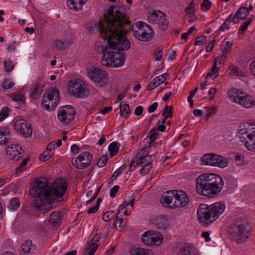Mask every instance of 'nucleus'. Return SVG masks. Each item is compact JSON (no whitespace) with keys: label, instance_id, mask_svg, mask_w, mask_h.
Listing matches in <instances>:
<instances>
[{"label":"nucleus","instance_id":"nucleus-10","mask_svg":"<svg viewBox=\"0 0 255 255\" xmlns=\"http://www.w3.org/2000/svg\"><path fill=\"white\" fill-rule=\"evenodd\" d=\"M60 100L58 89L51 88L46 90L42 100V105L45 110L53 111L58 105Z\"/></svg>","mask_w":255,"mask_h":255},{"label":"nucleus","instance_id":"nucleus-13","mask_svg":"<svg viewBox=\"0 0 255 255\" xmlns=\"http://www.w3.org/2000/svg\"><path fill=\"white\" fill-rule=\"evenodd\" d=\"M166 15L162 11L154 10L149 14L148 22L157 25L161 30L166 29L168 25V21L165 18Z\"/></svg>","mask_w":255,"mask_h":255},{"label":"nucleus","instance_id":"nucleus-16","mask_svg":"<svg viewBox=\"0 0 255 255\" xmlns=\"http://www.w3.org/2000/svg\"><path fill=\"white\" fill-rule=\"evenodd\" d=\"M150 147L146 146L137 153L136 158L137 165H149L153 161L156 159V156L153 154L152 155H148V152Z\"/></svg>","mask_w":255,"mask_h":255},{"label":"nucleus","instance_id":"nucleus-47","mask_svg":"<svg viewBox=\"0 0 255 255\" xmlns=\"http://www.w3.org/2000/svg\"><path fill=\"white\" fill-rule=\"evenodd\" d=\"M125 169L124 165H122L118 168L111 176L109 182H113V181L120 175Z\"/></svg>","mask_w":255,"mask_h":255},{"label":"nucleus","instance_id":"nucleus-24","mask_svg":"<svg viewBox=\"0 0 255 255\" xmlns=\"http://www.w3.org/2000/svg\"><path fill=\"white\" fill-rule=\"evenodd\" d=\"M98 233L94 236L92 240L87 242V246L84 251L85 255H94L99 246L98 243L99 241V237H98Z\"/></svg>","mask_w":255,"mask_h":255},{"label":"nucleus","instance_id":"nucleus-17","mask_svg":"<svg viewBox=\"0 0 255 255\" xmlns=\"http://www.w3.org/2000/svg\"><path fill=\"white\" fill-rule=\"evenodd\" d=\"M174 199L172 203L171 209L182 208L185 206L189 201L187 194L182 191L173 190Z\"/></svg>","mask_w":255,"mask_h":255},{"label":"nucleus","instance_id":"nucleus-60","mask_svg":"<svg viewBox=\"0 0 255 255\" xmlns=\"http://www.w3.org/2000/svg\"><path fill=\"white\" fill-rule=\"evenodd\" d=\"M211 6V2L209 0H205L201 4L202 9L205 10H208Z\"/></svg>","mask_w":255,"mask_h":255},{"label":"nucleus","instance_id":"nucleus-19","mask_svg":"<svg viewBox=\"0 0 255 255\" xmlns=\"http://www.w3.org/2000/svg\"><path fill=\"white\" fill-rule=\"evenodd\" d=\"M14 128L25 137L31 135L32 128L28 125L27 122L23 119L16 120L14 123Z\"/></svg>","mask_w":255,"mask_h":255},{"label":"nucleus","instance_id":"nucleus-26","mask_svg":"<svg viewBox=\"0 0 255 255\" xmlns=\"http://www.w3.org/2000/svg\"><path fill=\"white\" fill-rule=\"evenodd\" d=\"M249 15V9L246 7L242 6L233 17V21L234 23H238L240 19H245Z\"/></svg>","mask_w":255,"mask_h":255},{"label":"nucleus","instance_id":"nucleus-64","mask_svg":"<svg viewBox=\"0 0 255 255\" xmlns=\"http://www.w3.org/2000/svg\"><path fill=\"white\" fill-rule=\"evenodd\" d=\"M250 70L252 74L255 77V60L253 61L250 65Z\"/></svg>","mask_w":255,"mask_h":255},{"label":"nucleus","instance_id":"nucleus-40","mask_svg":"<svg viewBox=\"0 0 255 255\" xmlns=\"http://www.w3.org/2000/svg\"><path fill=\"white\" fill-rule=\"evenodd\" d=\"M1 85L4 90H10L14 85V83L11 79L8 78H4Z\"/></svg>","mask_w":255,"mask_h":255},{"label":"nucleus","instance_id":"nucleus-15","mask_svg":"<svg viewBox=\"0 0 255 255\" xmlns=\"http://www.w3.org/2000/svg\"><path fill=\"white\" fill-rule=\"evenodd\" d=\"M92 158V155L90 152H84L81 153L78 157L72 159L71 162L75 168L83 169L89 165Z\"/></svg>","mask_w":255,"mask_h":255},{"label":"nucleus","instance_id":"nucleus-20","mask_svg":"<svg viewBox=\"0 0 255 255\" xmlns=\"http://www.w3.org/2000/svg\"><path fill=\"white\" fill-rule=\"evenodd\" d=\"M6 154L10 160H17L22 152L21 147L17 143H12L5 149Z\"/></svg>","mask_w":255,"mask_h":255},{"label":"nucleus","instance_id":"nucleus-28","mask_svg":"<svg viewBox=\"0 0 255 255\" xmlns=\"http://www.w3.org/2000/svg\"><path fill=\"white\" fill-rule=\"evenodd\" d=\"M26 91V89L22 88L12 94L10 97L13 101L18 102L19 104L24 103L26 99L25 97Z\"/></svg>","mask_w":255,"mask_h":255},{"label":"nucleus","instance_id":"nucleus-2","mask_svg":"<svg viewBox=\"0 0 255 255\" xmlns=\"http://www.w3.org/2000/svg\"><path fill=\"white\" fill-rule=\"evenodd\" d=\"M67 188V183L63 179H56L52 183L45 180H37L31 189V194L37 198L33 204L34 208L43 210L51 202L62 201Z\"/></svg>","mask_w":255,"mask_h":255},{"label":"nucleus","instance_id":"nucleus-54","mask_svg":"<svg viewBox=\"0 0 255 255\" xmlns=\"http://www.w3.org/2000/svg\"><path fill=\"white\" fill-rule=\"evenodd\" d=\"M206 36L205 35H200L198 36L196 39L195 45H201L206 42Z\"/></svg>","mask_w":255,"mask_h":255},{"label":"nucleus","instance_id":"nucleus-11","mask_svg":"<svg viewBox=\"0 0 255 255\" xmlns=\"http://www.w3.org/2000/svg\"><path fill=\"white\" fill-rule=\"evenodd\" d=\"M132 30L134 36L139 40L147 41L153 37L152 30L144 22L137 21L133 24Z\"/></svg>","mask_w":255,"mask_h":255},{"label":"nucleus","instance_id":"nucleus-38","mask_svg":"<svg viewBox=\"0 0 255 255\" xmlns=\"http://www.w3.org/2000/svg\"><path fill=\"white\" fill-rule=\"evenodd\" d=\"M72 40L71 39H65L64 41L63 40H58L55 41V46L58 49H65L72 44Z\"/></svg>","mask_w":255,"mask_h":255},{"label":"nucleus","instance_id":"nucleus-32","mask_svg":"<svg viewBox=\"0 0 255 255\" xmlns=\"http://www.w3.org/2000/svg\"><path fill=\"white\" fill-rule=\"evenodd\" d=\"M10 138V129L7 127L0 128V145L7 143Z\"/></svg>","mask_w":255,"mask_h":255},{"label":"nucleus","instance_id":"nucleus-27","mask_svg":"<svg viewBox=\"0 0 255 255\" xmlns=\"http://www.w3.org/2000/svg\"><path fill=\"white\" fill-rule=\"evenodd\" d=\"M168 74L166 73L161 74L154 78L147 86L148 90H152L163 83L167 78Z\"/></svg>","mask_w":255,"mask_h":255},{"label":"nucleus","instance_id":"nucleus-33","mask_svg":"<svg viewBox=\"0 0 255 255\" xmlns=\"http://www.w3.org/2000/svg\"><path fill=\"white\" fill-rule=\"evenodd\" d=\"M155 225L159 230L166 229L169 226L168 222L164 216L157 217L155 220Z\"/></svg>","mask_w":255,"mask_h":255},{"label":"nucleus","instance_id":"nucleus-8","mask_svg":"<svg viewBox=\"0 0 255 255\" xmlns=\"http://www.w3.org/2000/svg\"><path fill=\"white\" fill-rule=\"evenodd\" d=\"M86 70L87 77L97 86L102 87L106 84L108 77V74L106 71L91 64L87 67Z\"/></svg>","mask_w":255,"mask_h":255},{"label":"nucleus","instance_id":"nucleus-63","mask_svg":"<svg viewBox=\"0 0 255 255\" xmlns=\"http://www.w3.org/2000/svg\"><path fill=\"white\" fill-rule=\"evenodd\" d=\"M233 156L238 165H241L243 164V161L242 160V156L241 155L233 154Z\"/></svg>","mask_w":255,"mask_h":255},{"label":"nucleus","instance_id":"nucleus-52","mask_svg":"<svg viewBox=\"0 0 255 255\" xmlns=\"http://www.w3.org/2000/svg\"><path fill=\"white\" fill-rule=\"evenodd\" d=\"M8 115V109L7 107H3L2 109L0 111V122L6 118Z\"/></svg>","mask_w":255,"mask_h":255},{"label":"nucleus","instance_id":"nucleus-23","mask_svg":"<svg viewBox=\"0 0 255 255\" xmlns=\"http://www.w3.org/2000/svg\"><path fill=\"white\" fill-rule=\"evenodd\" d=\"M253 125H255L254 122L249 120L248 121L242 122L240 124L238 128V134L241 139H246V136L254 128H251Z\"/></svg>","mask_w":255,"mask_h":255},{"label":"nucleus","instance_id":"nucleus-48","mask_svg":"<svg viewBox=\"0 0 255 255\" xmlns=\"http://www.w3.org/2000/svg\"><path fill=\"white\" fill-rule=\"evenodd\" d=\"M115 212L113 211H109L103 214L102 216V219L105 222H108L112 219L115 217Z\"/></svg>","mask_w":255,"mask_h":255},{"label":"nucleus","instance_id":"nucleus-30","mask_svg":"<svg viewBox=\"0 0 255 255\" xmlns=\"http://www.w3.org/2000/svg\"><path fill=\"white\" fill-rule=\"evenodd\" d=\"M133 199L131 198V199L129 200V202H128L127 201H125L122 205H121L119 207V212L117 214V216L116 217V221L115 222L114 224L116 225V226H117L118 225L119 226H124V225L123 224V219L122 218H120V216H119V215L121 213V212L124 209V208H126L128 205H130L131 206H133Z\"/></svg>","mask_w":255,"mask_h":255},{"label":"nucleus","instance_id":"nucleus-51","mask_svg":"<svg viewBox=\"0 0 255 255\" xmlns=\"http://www.w3.org/2000/svg\"><path fill=\"white\" fill-rule=\"evenodd\" d=\"M195 3L193 1L191 2L188 6L186 7L185 9L186 13L189 15L195 14Z\"/></svg>","mask_w":255,"mask_h":255},{"label":"nucleus","instance_id":"nucleus-46","mask_svg":"<svg viewBox=\"0 0 255 255\" xmlns=\"http://www.w3.org/2000/svg\"><path fill=\"white\" fill-rule=\"evenodd\" d=\"M52 154L53 152L46 149V151L40 154L39 159L42 161H47L51 157Z\"/></svg>","mask_w":255,"mask_h":255},{"label":"nucleus","instance_id":"nucleus-5","mask_svg":"<svg viewBox=\"0 0 255 255\" xmlns=\"http://www.w3.org/2000/svg\"><path fill=\"white\" fill-rule=\"evenodd\" d=\"M223 212V204L214 203L210 206L202 204L198 208V221L203 226H209L214 222Z\"/></svg>","mask_w":255,"mask_h":255},{"label":"nucleus","instance_id":"nucleus-22","mask_svg":"<svg viewBox=\"0 0 255 255\" xmlns=\"http://www.w3.org/2000/svg\"><path fill=\"white\" fill-rule=\"evenodd\" d=\"M223 55H221L220 57H217L213 63L211 71L207 73L205 77H210L211 79L216 78L219 74L220 69L223 66Z\"/></svg>","mask_w":255,"mask_h":255},{"label":"nucleus","instance_id":"nucleus-25","mask_svg":"<svg viewBox=\"0 0 255 255\" xmlns=\"http://www.w3.org/2000/svg\"><path fill=\"white\" fill-rule=\"evenodd\" d=\"M173 190L168 191L163 193L160 199V202L165 207L171 208L172 203L173 202Z\"/></svg>","mask_w":255,"mask_h":255},{"label":"nucleus","instance_id":"nucleus-37","mask_svg":"<svg viewBox=\"0 0 255 255\" xmlns=\"http://www.w3.org/2000/svg\"><path fill=\"white\" fill-rule=\"evenodd\" d=\"M182 255H197L196 249L190 245H185L180 249Z\"/></svg>","mask_w":255,"mask_h":255},{"label":"nucleus","instance_id":"nucleus-41","mask_svg":"<svg viewBox=\"0 0 255 255\" xmlns=\"http://www.w3.org/2000/svg\"><path fill=\"white\" fill-rule=\"evenodd\" d=\"M119 147L116 142L111 143L108 147L110 155L111 157L116 155L119 150Z\"/></svg>","mask_w":255,"mask_h":255},{"label":"nucleus","instance_id":"nucleus-6","mask_svg":"<svg viewBox=\"0 0 255 255\" xmlns=\"http://www.w3.org/2000/svg\"><path fill=\"white\" fill-rule=\"evenodd\" d=\"M251 229L247 220L239 219L235 224L229 227L228 232L233 240L237 244H242L249 238L251 233Z\"/></svg>","mask_w":255,"mask_h":255},{"label":"nucleus","instance_id":"nucleus-43","mask_svg":"<svg viewBox=\"0 0 255 255\" xmlns=\"http://www.w3.org/2000/svg\"><path fill=\"white\" fill-rule=\"evenodd\" d=\"M120 115L121 116H124L127 117L128 116V114L130 112L129 106L127 104H124L120 105Z\"/></svg>","mask_w":255,"mask_h":255},{"label":"nucleus","instance_id":"nucleus-49","mask_svg":"<svg viewBox=\"0 0 255 255\" xmlns=\"http://www.w3.org/2000/svg\"><path fill=\"white\" fill-rule=\"evenodd\" d=\"M27 161L28 159L27 158H25L23 160L19 166L15 169V172L16 174H18L19 173L24 171L26 169V166Z\"/></svg>","mask_w":255,"mask_h":255},{"label":"nucleus","instance_id":"nucleus-45","mask_svg":"<svg viewBox=\"0 0 255 255\" xmlns=\"http://www.w3.org/2000/svg\"><path fill=\"white\" fill-rule=\"evenodd\" d=\"M62 144V141L60 139L57 141H53L51 142L47 146V149L53 152V149L56 147H59Z\"/></svg>","mask_w":255,"mask_h":255},{"label":"nucleus","instance_id":"nucleus-36","mask_svg":"<svg viewBox=\"0 0 255 255\" xmlns=\"http://www.w3.org/2000/svg\"><path fill=\"white\" fill-rule=\"evenodd\" d=\"M48 222L54 227L58 226L61 222L60 213L56 212L52 213L49 216Z\"/></svg>","mask_w":255,"mask_h":255},{"label":"nucleus","instance_id":"nucleus-44","mask_svg":"<svg viewBox=\"0 0 255 255\" xmlns=\"http://www.w3.org/2000/svg\"><path fill=\"white\" fill-rule=\"evenodd\" d=\"M20 206V202L17 198H12L8 204V208L13 210H16Z\"/></svg>","mask_w":255,"mask_h":255},{"label":"nucleus","instance_id":"nucleus-29","mask_svg":"<svg viewBox=\"0 0 255 255\" xmlns=\"http://www.w3.org/2000/svg\"><path fill=\"white\" fill-rule=\"evenodd\" d=\"M248 140L245 141V146L249 150L255 152V128L247 134Z\"/></svg>","mask_w":255,"mask_h":255},{"label":"nucleus","instance_id":"nucleus-35","mask_svg":"<svg viewBox=\"0 0 255 255\" xmlns=\"http://www.w3.org/2000/svg\"><path fill=\"white\" fill-rule=\"evenodd\" d=\"M130 254L131 255H152V252L150 250L135 247L131 249Z\"/></svg>","mask_w":255,"mask_h":255},{"label":"nucleus","instance_id":"nucleus-4","mask_svg":"<svg viewBox=\"0 0 255 255\" xmlns=\"http://www.w3.org/2000/svg\"><path fill=\"white\" fill-rule=\"evenodd\" d=\"M196 190L202 196L212 197L219 194L223 189V178L215 173H205L196 178Z\"/></svg>","mask_w":255,"mask_h":255},{"label":"nucleus","instance_id":"nucleus-3","mask_svg":"<svg viewBox=\"0 0 255 255\" xmlns=\"http://www.w3.org/2000/svg\"><path fill=\"white\" fill-rule=\"evenodd\" d=\"M119 34V37L116 36L114 39L116 41L111 42V46L108 49V52L103 56L101 59L103 65L118 67L124 64L126 57L124 53L120 51L128 50L130 44L126 37L125 28Z\"/></svg>","mask_w":255,"mask_h":255},{"label":"nucleus","instance_id":"nucleus-14","mask_svg":"<svg viewBox=\"0 0 255 255\" xmlns=\"http://www.w3.org/2000/svg\"><path fill=\"white\" fill-rule=\"evenodd\" d=\"M75 114L74 108L71 106L66 105L59 108L57 117L61 123L68 124L74 120Z\"/></svg>","mask_w":255,"mask_h":255},{"label":"nucleus","instance_id":"nucleus-18","mask_svg":"<svg viewBox=\"0 0 255 255\" xmlns=\"http://www.w3.org/2000/svg\"><path fill=\"white\" fill-rule=\"evenodd\" d=\"M223 157L215 154H207L202 157V161L203 164L219 166L222 168Z\"/></svg>","mask_w":255,"mask_h":255},{"label":"nucleus","instance_id":"nucleus-58","mask_svg":"<svg viewBox=\"0 0 255 255\" xmlns=\"http://www.w3.org/2000/svg\"><path fill=\"white\" fill-rule=\"evenodd\" d=\"M107 161V156L103 155L99 160L97 165L99 167H103L106 165Z\"/></svg>","mask_w":255,"mask_h":255},{"label":"nucleus","instance_id":"nucleus-55","mask_svg":"<svg viewBox=\"0 0 255 255\" xmlns=\"http://www.w3.org/2000/svg\"><path fill=\"white\" fill-rule=\"evenodd\" d=\"M230 74H235L236 75L238 76H243V72L242 71V70L237 67H233L232 68H230Z\"/></svg>","mask_w":255,"mask_h":255},{"label":"nucleus","instance_id":"nucleus-34","mask_svg":"<svg viewBox=\"0 0 255 255\" xmlns=\"http://www.w3.org/2000/svg\"><path fill=\"white\" fill-rule=\"evenodd\" d=\"M32 248V241L28 240L21 245L19 253L21 255H26L30 253Z\"/></svg>","mask_w":255,"mask_h":255},{"label":"nucleus","instance_id":"nucleus-42","mask_svg":"<svg viewBox=\"0 0 255 255\" xmlns=\"http://www.w3.org/2000/svg\"><path fill=\"white\" fill-rule=\"evenodd\" d=\"M253 21V18L250 17L247 20L244 21L242 25H241L239 30V33L242 34H244L246 30L248 28V26L250 25Z\"/></svg>","mask_w":255,"mask_h":255},{"label":"nucleus","instance_id":"nucleus-57","mask_svg":"<svg viewBox=\"0 0 255 255\" xmlns=\"http://www.w3.org/2000/svg\"><path fill=\"white\" fill-rule=\"evenodd\" d=\"M228 187L230 188H234L236 186V181L234 177H228L227 179Z\"/></svg>","mask_w":255,"mask_h":255},{"label":"nucleus","instance_id":"nucleus-59","mask_svg":"<svg viewBox=\"0 0 255 255\" xmlns=\"http://www.w3.org/2000/svg\"><path fill=\"white\" fill-rule=\"evenodd\" d=\"M142 166V168L140 170V173L142 175H145L149 171L151 168V166L149 165H140Z\"/></svg>","mask_w":255,"mask_h":255},{"label":"nucleus","instance_id":"nucleus-21","mask_svg":"<svg viewBox=\"0 0 255 255\" xmlns=\"http://www.w3.org/2000/svg\"><path fill=\"white\" fill-rule=\"evenodd\" d=\"M45 86V81L43 77L38 79L33 84L30 94L32 99H37L41 94Z\"/></svg>","mask_w":255,"mask_h":255},{"label":"nucleus","instance_id":"nucleus-1","mask_svg":"<svg viewBox=\"0 0 255 255\" xmlns=\"http://www.w3.org/2000/svg\"><path fill=\"white\" fill-rule=\"evenodd\" d=\"M105 21H100L97 28L103 37L102 40L95 44L94 49L98 53L104 54L108 52L111 46V42L115 41L116 36L119 37L120 32L125 28V25H128L129 21L125 17V9L120 6H111L104 14Z\"/></svg>","mask_w":255,"mask_h":255},{"label":"nucleus","instance_id":"nucleus-50","mask_svg":"<svg viewBox=\"0 0 255 255\" xmlns=\"http://www.w3.org/2000/svg\"><path fill=\"white\" fill-rule=\"evenodd\" d=\"M14 67V64L11 61L7 60L4 62V67L6 72H9L11 71Z\"/></svg>","mask_w":255,"mask_h":255},{"label":"nucleus","instance_id":"nucleus-56","mask_svg":"<svg viewBox=\"0 0 255 255\" xmlns=\"http://www.w3.org/2000/svg\"><path fill=\"white\" fill-rule=\"evenodd\" d=\"M172 108L171 106L168 107V106H166V108L162 113V116L165 117V118L171 117L172 116Z\"/></svg>","mask_w":255,"mask_h":255},{"label":"nucleus","instance_id":"nucleus-12","mask_svg":"<svg viewBox=\"0 0 255 255\" xmlns=\"http://www.w3.org/2000/svg\"><path fill=\"white\" fill-rule=\"evenodd\" d=\"M142 242L148 246H158L163 242L162 236L157 232L148 231L141 236Z\"/></svg>","mask_w":255,"mask_h":255},{"label":"nucleus","instance_id":"nucleus-39","mask_svg":"<svg viewBox=\"0 0 255 255\" xmlns=\"http://www.w3.org/2000/svg\"><path fill=\"white\" fill-rule=\"evenodd\" d=\"M157 133L158 132L155 128H153L150 130L147 137L145 138V140H149V146L148 147H150L153 145V142L156 138Z\"/></svg>","mask_w":255,"mask_h":255},{"label":"nucleus","instance_id":"nucleus-31","mask_svg":"<svg viewBox=\"0 0 255 255\" xmlns=\"http://www.w3.org/2000/svg\"><path fill=\"white\" fill-rule=\"evenodd\" d=\"M86 0H67V5L70 9L78 11L82 9Z\"/></svg>","mask_w":255,"mask_h":255},{"label":"nucleus","instance_id":"nucleus-7","mask_svg":"<svg viewBox=\"0 0 255 255\" xmlns=\"http://www.w3.org/2000/svg\"><path fill=\"white\" fill-rule=\"evenodd\" d=\"M228 96L231 101L242 107L249 109L255 106V100L251 96L239 89L234 88L228 92Z\"/></svg>","mask_w":255,"mask_h":255},{"label":"nucleus","instance_id":"nucleus-62","mask_svg":"<svg viewBox=\"0 0 255 255\" xmlns=\"http://www.w3.org/2000/svg\"><path fill=\"white\" fill-rule=\"evenodd\" d=\"M233 43V41H228L226 42L225 46L224 47V53H227L232 49Z\"/></svg>","mask_w":255,"mask_h":255},{"label":"nucleus","instance_id":"nucleus-9","mask_svg":"<svg viewBox=\"0 0 255 255\" xmlns=\"http://www.w3.org/2000/svg\"><path fill=\"white\" fill-rule=\"evenodd\" d=\"M67 93L76 98H83L88 93L85 82L79 79H73L67 84Z\"/></svg>","mask_w":255,"mask_h":255},{"label":"nucleus","instance_id":"nucleus-53","mask_svg":"<svg viewBox=\"0 0 255 255\" xmlns=\"http://www.w3.org/2000/svg\"><path fill=\"white\" fill-rule=\"evenodd\" d=\"M217 111L216 107L206 108L205 112V117L206 119H209L213 114Z\"/></svg>","mask_w":255,"mask_h":255},{"label":"nucleus","instance_id":"nucleus-61","mask_svg":"<svg viewBox=\"0 0 255 255\" xmlns=\"http://www.w3.org/2000/svg\"><path fill=\"white\" fill-rule=\"evenodd\" d=\"M119 189L118 185H115L112 188L110 189V195L112 198L114 197Z\"/></svg>","mask_w":255,"mask_h":255}]
</instances>
